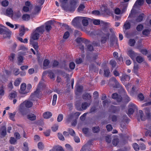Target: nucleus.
<instances>
[{
  "mask_svg": "<svg viewBox=\"0 0 151 151\" xmlns=\"http://www.w3.org/2000/svg\"><path fill=\"white\" fill-rule=\"evenodd\" d=\"M81 17H78L75 18L73 20L72 23L75 27L77 28L81 27Z\"/></svg>",
  "mask_w": 151,
  "mask_h": 151,
  "instance_id": "4",
  "label": "nucleus"
},
{
  "mask_svg": "<svg viewBox=\"0 0 151 151\" xmlns=\"http://www.w3.org/2000/svg\"><path fill=\"white\" fill-rule=\"evenodd\" d=\"M128 54L132 60L134 59L136 56V53L131 49L128 51Z\"/></svg>",
  "mask_w": 151,
  "mask_h": 151,
  "instance_id": "14",
  "label": "nucleus"
},
{
  "mask_svg": "<svg viewBox=\"0 0 151 151\" xmlns=\"http://www.w3.org/2000/svg\"><path fill=\"white\" fill-rule=\"evenodd\" d=\"M50 63V61L47 59H45L43 62V65L44 67L47 66Z\"/></svg>",
  "mask_w": 151,
  "mask_h": 151,
  "instance_id": "43",
  "label": "nucleus"
},
{
  "mask_svg": "<svg viewBox=\"0 0 151 151\" xmlns=\"http://www.w3.org/2000/svg\"><path fill=\"white\" fill-rule=\"evenodd\" d=\"M98 35L101 37L100 41L102 44L106 43L107 40L109 39L110 34L106 31L105 29H103L100 31Z\"/></svg>",
  "mask_w": 151,
  "mask_h": 151,
  "instance_id": "3",
  "label": "nucleus"
},
{
  "mask_svg": "<svg viewBox=\"0 0 151 151\" xmlns=\"http://www.w3.org/2000/svg\"><path fill=\"white\" fill-rule=\"evenodd\" d=\"M6 134V127L4 126L2 127L0 129V135L2 137H5Z\"/></svg>",
  "mask_w": 151,
  "mask_h": 151,
  "instance_id": "11",
  "label": "nucleus"
},
{
  "mask_svg": "<svg viewBox=\"0 0 151 151\" xmlns=\"http://www.w3.org/2000/svg\"><path fill=\"white\" fill-rule=\"evenodd\" d=\"M26 89V84L24 83H22L21 85L20 93L22 94H25L27 92L25 90Z\"/></svg>",
  "mask_w": 151,
  "mask_h": 151,
  "instance_id": "15",
  "label": "nucleus"
},
{
  "mask_svg": "<svg viewBox=\"0 0 151 151\" xmlns=\"http://www.w3.org/2000/svg\"><path fill=\"white\" fill-rule=\"evenodd\" d=\"M104 75L106 77H108L110 73L109 70L108 69H106L104 70Z\"/></svg>",
  "mask_w": 151,
  "mask_h": 151,
  "instance_id": "47",
  "label": "nucleus"
},
{
  "mask_svg": "<svg viewBox=\"0 0 151 151\" xmlns=\"http://www.w3.org/2000/svg\"><path fill=\"white\" fill-rule=\"evenodd\" d=\"M58 137L59 139L63 141L65 139L64 138L62 135V134L61 133H58Z\"/></svg>",
  "mask_w": 151,
  "mask_h": 151,
  "instance_id": "64",
  "label": "nucleus"
},
{
  "mask_svg": "<svg viewBox=\"0 0 151 151\" xmlns=\"http://www.w3.org/2000/svg\"><path fill=\"white\" fill-rule=\"evenodd\" d=\"M81 22L83 26H87L88 24V18L86 17H81Z\"/></svg>",
  "mask_w": 151,
  "mask_h": 151,
  "instance_id": "13",
  "label": "nucleus"
},
{
  "mask_svg": "<svg viewBox=\"0 0 151 151\" xmlns=\"http://www.w3.org/2000/svg\"><path fill=\"white\" fill-rule=\"evenodd\" d=\"M92 131L94 133H97L99 131V127H95L92 128Z\"/></svg>",
  "mask_w": 151,
  "mask_h": 151,
  "instance_id": "40",
  "label": "nucleus"
},
{
  "mask_svg": "<svg viewBox=\"0 0 151 151\" xmlns=\"http://www.w3.org/2000/svg\"><path fill=\"white\" fill-rule=\"evenodd\" d=\"M6 12L7 15L9 16H12L13 14V11L12 9L8 8L6 10Z\"/></svg>",
  "mask_w": 151,
  "mask_h": 151,
  "instance_id": "25",
  "label": "nucleus"
},
{
  "mask_svg": "<svg viewBox=\"0 0 151 151\" xmlns=\"http://www.w3.org/2000/svg\"><path fill=\"white\" fill-rule=\"evenodd\" d=\"M22 17L24 20L27 21L29 19L30 16L28 14H25L22 16Z\"/></svg>",
  "mask_w": 151,
  "mask_h": 151,
  "instance_id": "30",
  "label": "nucleus"
},
{
  "mask_svg": "<svg viewBox=\"0 0 151 151\" xmlns=\"http://www.w3.org/2000/svg\"><path fill=\"white\" fill-rule=\"evenodd\" d=\"M90 105V104H88L86 102H84L82 104L81 106L82 108H81L80 107L78 106L77 104H76V106L77 109L78 110L81 111H82V110H84L86 109Z\"/></svg>",
  "mask_w": 151,
  "mask_h": 151,
  "instance_id": "6",
  "label": "nucleus"
},
{
  "mask_svg": "<svg viewBox=\"0 0 151 151\" xmlns=\"http://www.w3.org/2000/svg\"><path fill=\"white\" fill-rule=\"evenodd\" d=\"M57 97V95L56 94H54L53 96L52 101V105L53 106L55 105L56 104Z\"/></svg>",
  "mask_w": 151,
  "mask_h": 151,
  "instance_id": "36",
  "label": "nucleus"
},
{
  "mask_svg": "<svg viewBox=\"0 0 151 151\" xmlns=\"http://www.w3.org/2000/svg\"><path fill=\"white\" fill-rule=\"evenodd\" d=\"M21 81V78H17L14 82V85L16 86H17L19 85Z\"/></svg>",
  "mask_w": 151,
  "mask_h": 151,
  "instance_id": "34",
  "label": "nucleus"
},
{
  "mask_svg": "<svg viewBox=\"0 0 151 151\" xmlns=\"http://www.w3.org/2000/svg\"><path fill=\"white\" fill-rule=\"evenodd\" d=\"M83 89V87L82 86H78L77 87L76 89L78 92H82Z\"/></svg>",
  "mask_w": 151,
  "mask_h": 151,
  "instance_id": "60",
  "label": "nucleus"
},
{
  "mask_svg": "<svg viewBox=\"0 0 151 151\" xmlns=\"http://www.w3.org/2000/svg\"><path fill=\"white\" fill-rule=\"evenodd\" d=\"M32 8L31 7L24 6L23 7L22 10L24 12H27L31 10Z\"/></svg>",
  "mask_w": 151,
  "mask_h": 151,
  "instance_id": "33",
  "label": "nucleus"
},
{
  "mask_svg": "<svg viewBox=\"0 0 151 151\" xmlns=\"http://www.w3.org/2000/svg\"><path fill=\"white\" fill-rule=\"evenodd\" d=\"M52 116L51 112L47 111L45 113L43 114V116L45 118L48 119L50 117Z\"/></svg>",
  "mask_w": 151,
  "mask_h": 151,
  "instance_id": "20",
  "label": "nucleus"
},
{
  "mask_svg": "<svg viewBox=\"0 0 151 151\" xmlns=\"http://www.w3.org/2000/svg\"><path fill=\"white\" fill-rule=\"evenodd\" d=\"M70 34L68 32H66L64 33L63 36V38L64 39H67L69 36Z\"/></svg>",
  "mask_w": 151,
  "mask_h": 151,
  "instance_id": "52",
  "label": "nucleus"
},
{
  "mask_svg": "<svg viewBox=\"0 0 151 151\" xmlns=\"http://www.w3.org/2000/svg\"><path fill=\"white\" fill-rule=\"evenodd\" d=\"M58 126L57 125H55L52 127V129L53 131L55 132L58 129Z\"/></svg>",
  "mask_w": 151,
  "mask_h": 151,
  "instance_id": "63",
  "label": "nucleus"
},
{
  "mask_svg": "<svg viewBox=\"0 0 151 151\" xmlns=\"http://www.w3.org/2000/svg\"><path fill=\"white\" fill-rule=\"evenodd\" d=\"M129 108L133 109L134 110L137 109V107L135 105L132 103H130L129 105Z\"/></svg>",
  "mask_w": 151,
  "mask_h": 151,
  "instance_id": "53",
  "label": "nucleus"
},
{
  "mask_svg": "<svg viewBox=\"0 0 151 151\" xmlns=\"http://www.w3.org/2000/svg\"><path fill=\"white\" fill-rule=\"evenodd\" d=\"M44 30V26H41L38 27L31 34L30 38L33 40H37L39 39L40 35L43 33Z\"/></svg>",
  "mask_w": 151,
  "mask_h": 151,
  "instance_id": "2",
  "label": "nucleus"
},
{
  "mask_svg": "<svg viewBox=\"0 0 151 151\" xmlns=\"http://www.w3.org/2000/svg\"><path fill=\"white\" fill-rule=\"evenodd\" d=\"M17 93L16 92L11 93L9 95V96L11 98H14L17 96Z\"/></svg>",
  "mask_w": 151,
  "mask_h": 151,
  "instance_id": "57",
  "label": "nucleus"
},
{
  "mask_svg": "<svg viewBox=\"0 0 151 151\" xmlns=\"http://www.w3.org/2000/svg\"><path fill=\"white\" fill-rule=\"evenodd\" d=\"M45 86L43 83L40 81L39 82L36 91H35L30 96L29 99L31 101H35L36 100V98H39L40 94L43 88Z\"/></svg>",
  "mask_w": 151,
  "mask_h": 151,
  "instance_id": "1",
  "label": "nucleus"
},
{
  "mask_svg": "<svg viewBox=\"0 0 151 151\" xmlns=\"http://www.w3.org/2000/svg\"><path fill=\"white\" fill-rule=\"evenodd\" d=\"M143 28V26L141 24L138 25L136 27L137 30L138 31H141Z\"/></svg>",
  "mask_w": 151,
  "mask_h": 151,
  "instance_id": "45",
  "label": "nucleus"
},
{
  "mask_svg": "<svg viewBox=\"0 0 151 151\" xmlns=\"http://www.w3.org/2000/svg\"><path fill=\"white\" fill-rule=\"evenodd\" d=\"M89 147L87 144L85 145L82 148L80 151H89Z\"/></svg>",
  "mask_w": 151,
  "mask_h": 151,
  "instance_id": "32",
  "label": "nucleus"
},
{
  "mask_svg": "<svg viewBox=\"0 0 151 151\" xmlns=\"http://www.w3.org/2000/svg\"><path fill=\"white\" fill-rule=\"evenodd\" d=\"M139 116L142 121H145V118L144 116H143V111L141 110H140L139 111Z\"/></svg>",
  "mask_w": 151,
  "mask_h": 151,
  "instance_id": "35",
  "label": "nucleus"
},
{
  "mask_svg": "<svg viewBox=\"0 0 151 151\" xmlns=\"http://www.w3.org/2000/svg\"><path fill=\"white\" fill-rule=\"evenodd\" d=\"M136 41L134 39H130L129 40L128 44L131 46H133L134 45Z\"/></svg>",
  "mask_w": 151,
  "mask_h": 151,
  "instance_id": "31",
  "label": "nucleus"
},
{
  "mask_svg": "<svg viewBox=\"0 0 151 151\" xmlns=\"http://www.w3.org/2000/svg\"><path fill=\"white\" fill-rule=\"evenodd\" d=\"M1 4L3 6H7L9 4V2L6 0L3 1L1 2Z\"/></svg>",
  "mask_w": 151,
  "mask_h": 151,
  "instance_id": "48",
  "label": "nucleus"
},
{
  "mask_svg": "<svg viewBox=\"0 0 151 151\" xmlns=\"http://www.w3.org/2000/svg\"><path fill=\"white\" fill-rule=\"evenodd\" d=\"M133 146L134 149L136 151H138L139 150V147L137 143L134 144Z\"/></svg>",
  "mask_w": 151,
  "mask_h": 151,
  "instance_id": "51",
  "label": "nucleus"
},
{
  "mask_svg": "<svg viewBox=\"0 0 151 151\" xmlns=\"http://www.w3.org/2000/svg\"><path fill=\"white\" fill-rule=\"evenodd\" d=\"M38 148L40 150H42L44 148V145L42 143L40 142L38 144Z\"/></svg>",
  "mask_w": 151,
  "mask_h": 151,
  "instance_id": "55",
  "label": "nucleus"
},
{
  "mask_svg": "<svg viewBox=\"0 0 151 151\" xmlns=\"http://www.w3.org/2000/svg\"><path fill=\"white\" fill-rule=\"evenodd\" d=\"M68 0H60V2L61 4V6L63 8L64 10H67V8H66V6L65 5L67 2Z\"/></svg>",
  "mask_w": 151,
  "mask_h": 151,
  "instance_id": "19",
  "label": "nucleus"
},
{
  "mask_svg": "<svg viewBox=\"0 0 151 151\" xmlns=\"http://www.w3.org/2000/svg\"><path fill=\"white\" fill-rule=\"evenodd\" d=\"M8 33L4 29L0 27V34H2L3 33Z\"/></svg>",
  "mask_w": 151,
  "mask_h": 151,
  "instance_id": "54",
  "label": "nucleus"
},
{
  "mask_svg": "<svg viewBox=\"0 0 151 151\" xmlns=\"http://www.w3.org/2000/svg\"><path fill=\"white\" fill-rule=\"evenodd\" d=\"M112 143L113 145L115 146L117 145L119 143V139L117 138H114L112 141Z\"/></svg>",
  "mask_w": 151,
  "mask_h": 151,
  "instance_id": "38",
  "label": "nucleus"
},
{
  "mask_svg": "<svg viewBox=\"0 0 151 151\" xmlns=\"http://www.w3.org/2000/svg\"><path fill=\"white\" fill-rule=\"evenodd\" d=\"M111 101L109 99H106L103 101L102 103L104 106H105L107 105Z\"/></svg>",
  "mask_w": 151,
  "mask_h": 151,
  "instance_id": "42",
  "label": "nucleus"
},
{
  "mask_svg": "<svg viewBox=\"0 0 151 151\" xmlns=\"http://www.w3.org/2000/svg\"><path fill=\"white\" fill-rule=\"evenodd\" d=\"M15 54L12 53L10 54V55L9 56V59L12 62L13 61L14 59L15 58Z\"/></svg>",
  "mask_w": 151,
  "mask_h": 151,
  "instance_id": "44",
  "label": "nucleus"
},
{
  "mask_svg": "<svg viewBox=\"0 0 151 151\" xmlns=\"http://www.w3.org/2000/svg\"><path fill=\"white\" fill-rule=\"evenodd\" d=\"M86 49L88 51H90L93 50V46L91 45H89L87 46Z\"/></svg>",
  "mask_w": 151,
  "mask_h": 151,
  "instance_id": "49",
  "label": "nucleus"
},
{
  "mask_svg": "<svg viewBox=\"0 0 151 151\" xmlns=\"http://www.w3.org/2000/svg\"><path fill=\"white\" fill-rule=\"evenodd\" d=\"M23 103L24 104V105L26 107L28 108L32 107L33 105L32 102L29 100H26L24 101Z\"/></svg>",
  "mask_w": 151,
  "mask_h": 151,
  "instance_id": "12",
  "label": "nucleus"
},
{
  "mask_svg": "<svg viewBox=\"0 0 151 151\" xmlns=\"http://www.w3.org/2000/svg\"><path fill=\"white\" fill-rule=\"evenodd\" d=\"M24 147L23 148V151H28L29 148L28 147V144L27 142H25L23 143Z\"/></svg>",
  "mask_w": 151,
  "mask_h": 151,
  "instance_id": "29",
  "label": "nucleus"
},
{
  "mask_svg": "<svg viewBox=\"0 0 151 151\" xmlns=\"http://www.w3.org/2000/svg\"><path fill=\"white\" fill-rule=\"evenodd\" d=\"M129 77L127 75H124L122 76V78H121V80H129Z\"/></svg>",
  "mask_w": 151,
  "mask_h": 151,
  "instance_id": "39",
  "label": "nucleus"
},
{
  "mask_svg": "<svg viewBox=\"0 0 151 151\" xmlns=\"http://www.w3.org/2000/svg\"><path fill=\"white\" fill-rule=\"evenodd\" d=\"M111 96L113 99H116L118 102H121L122 100V98L121 96L116 93L112 94Z\"/></svg>",
  "mask_w": 151,
  "mask_h": 151,
  "instance_id": "9",
  "label": "nucleus"
},
{
  "mask_svg": "<svg viewBox=\"0 0 151 151\" xmlns=\"http://www.w3.org/2000/svg\"><path fill=\"white\" fill-rule=\"evenodd\" d=\"M74 117L73 114H71L68 116V118L67 119V122L69 123L73 119Z\"/></svg>",
  "mask_w": 151,
  "mask_h": 151,
  "instance_id": "27",
  "label": "nucleus"
},
{
  "mask_svg": "<svg viewBox=\"0 0 151 151\" xmlns=\"http://www.w3.org/2000/svg\"><path fill=\"white\" fill-rule=\"evenodd\" d=\"M85 7L84 6L83 4H81L78 8V12L83 11V9Z\"/></svg>",
  "mask_w": 151,
  "mask_h": 151,
  "instance_id": "58",
  "label": "nucleus"
},
{
  "mask_svg": "<svg viewBox=\"0 0 151 151\" xmlns=\"http://www.w3.org/2000/svg\"><path fill=\"white\" fill-rule=\"evenodd\" d=\"M110 64L113 67H115L116 66V63L114 60H111L110 61Z\"/></svg>",
  "mask_w": 151,
  "mask_h": 151,
  "instance_id": "62",
  "label": "nucleus"
},
{
  "mask_svg": "<svg viewBox=\"0 0 151 151\" xmlns=\"http://www.w3.org/2000/svg\"><path fill=\"white\" fill-rule=\"evenodd\" d=\"M63 115L62 114H60L58 116L57 121L58 122H61L63 119Z\"/></svg>",
  "mask_w": 151,
  "mask_h": 151,
  "instance_id": "59",
  "label": "nucleus"
},
{
  "mask_svg": "<svg viewBox=\"0 0 151 151\" xmlns=\"http://www.w3.org/2000/svg\"><path fill=\"white\" fill-rule=\"evenodd\" d=\"M77 2L75 1H73L71 2L70 6V7H68L66 6V8L68 9L67 10H65L66 11H74L75 9L77 7L76 4Z\"/></svg>",
  "mask_w": 151,
  "mask_h": 151,
  "instance_id": "7",
  "label": "nucleus"
},
{
  "mask_svg": "<svg viewBox=\"0 0 151 151\" xmlns=\"http://www.w3.org/2000/svg\"><path fill=\"white\" fill-rule=\"evenodd\" d=\"M124 28L125 29L127 30L130 28V23L127 21L124 25Z\"/></svg>",
  "mask_w": 151,
  "mask_h": 151,
  "instance_id": "23",
  "label": "nucleus"
},
{
  "mask_svg": "<svg viewBox=\"0 0 151 151\" xmlns=\"http://www.w3.org/2000/svg\"><path fill=\"white\" fill-rule=\"evenodd\" d=\"M145 16V15L144 14H140L136 18L135 22H141Z\"/></svg>",
  "mask_w": 151,
  "mask_h": 151,
  "instance_id": "17",
  "label": "nucleus"
},
{
  "mask_svg": "<svg viewBox=\"0 0 151 151\" xmlns=\"http://www.w3.org/2000/svg\"><path fill=\"white\" fill-rule=\"evenodd\" d=\"M143 0H137V1L135 2L134 5H135L137 4L139 5H141L143 4Z\"/></svg>",
  "mask_w": 151,
  "mask_h": 151,
  "instance_id": "56",
  "label": "nucleus"
},
{
  "mask_svg": "<svg viewBox=\"0 0 151 151\" xmlns=\"http://www.w3.org/2000/svg\"><path fill=\"white\" fill-rule=\"evenodd\" d=\"M135 110H134L133 109L129 108L128 110V114L129 115L132 114L134 112Z\"/></svg>",
  "mask_w": 151,
  "mask_h": 151,
  "instance_id": "61",
  "label": "nucleus"
},
{
  "mask_svg": "<svg viewBox=\"0 0 151 151\" xmlns=\"http://www.w3.org/2000/svg\"><path fill=\"white\" fill-rule=\"evenodd\" d=\"M40 5L36 6L34 8L33 13L34 14H37L41 10V7Z\"/></svg>",
  "mask_w": 151,
  "mask_h": 151,
  "instance_id": "18",
  "label": "nucleus"
},
{
  "mask_svg": "<svg viewBox=\"0 0 151 151\" xmlns=\"http://www.w3.org/2000/svg\"><path fill=\"white\" fill-rule=\"evenodd\" d=\"M119 110V109L117 108L116 107L113 106H111V111H112L113 112L115 113Z\"/></svg>",
  "mask_w": 151,
  "mask_h": 151,
  "instance_id": "37",
  "label": "nucleus"
},
{
  "mask_svg": "<svg viewBox=\"0 0 151 151\" xmlns=\"http://www.w3.org/2000/svg\"><path fill=\"white\" fill-rule=\"evenodd\" d=\"M76 42L78 43H81V42L84 43L85 44H88L90 43V41L88 40L83 38L82 37H78L76 39Z\"/></svg>",
  "mask_w": 151,
  "mask_h": 151,
  "instance_id": "10",
  "label": "nucleus"
},
{
  "mask_svg": "<svg viewBox=\"0 0 151 151\" xmlns=\"http://www.w3.org/2000/svg\"><path fill=\"white\" fill-rule=\"evenodd\" d=\"M137 62L139 63H141L144 60V58L141 56H138L136 58Z\"/></svg>",
  "mask_w": 151,
  "mask_h": 151,
  "instance_id": "28",
  "label": "nucleus"
},
{
  "mask_svg": "<svg viewBox=\"0 0 151 151\" xmlns=\"http://www.w3.org/2000/svg\"><path fill=\"white\" fill-rule=\"evenodd\" d=\"M26 107L23 103L19 105V112L23 115H26L27 113L26 111Z\"/></svg>",
  "mask_w": 151,
  "mask_h": 151,
  "instance_id": "5",
  "label": "nucleus"
},
{
  "mask_svg": "<svg viewBox=\"0 0 151 151\" xmlns=\"http://www.w3.org/2000/svg\"><path fill=\"white\" fill-rule=\"evenodd\" d=\"M91 98V96L88 93H85L82 96V98L84 100H90Z\"/></svg>",
  "mask_w": 151,
  "mask_h": 151,
  "instance_id": "21",
  "label": "nucleus"
},
{
  "mask_svg": "<svg viewBox=\"0 0 151 151\" xmlns=\"http://www.w3.org/2000/svg\"><path fill=\"white\" fill-rule=\"evenodd\" d=\"M25 32V30L24 27L22 26H21L19 31V35L21 37L22 36L24 35Z\"/></svg>",
  "mask_w": 151,
  "mask_h": 151,
  "instance_id": "26",
  "label": "nucleus"
},
{
  "mask_svg": "<svg viewBox=\"0 0 151 151\" xmlns=\"http://www.w3.org/2000/svg\"><path fill=\"white\" fill-rule=\"evenodd\" d=\"M138 98L140 101H142L144 99V96L142 93L139 94L137 96Z\"/></svg>",
  "mask_w": 151,
  "mask_h": 151,
  "instance_id": "50",
  "label": "nucleus"
},
{
  "mask_svg": "<svg viewBox=\"0 0 151 151\" xmlns=\"http://www.w3.org/2000/svg\"><path fill=\"white\" fill-rule=\"evenodd\" d=\"M28 119L31 121H34L36 119V116L33 114H30L27 116Z\"/></svg>",
  "mask_w": 151,
  "mask_h": 151,
  "instance_id": "16",
  "label": "nucleus"
},
{
  "mask_svg": "<svg viewBox=\"0 0 151 151\" xmlns=\"http://www.w3.org/2000/svg\"><path fill=\"white\" fill-rule=\"evenodd\" d=\"M69 68L71 70H73L74 69L75 67V64L73 62H71L69 65Z\"/></svg>",
  "mask_w": 151,
  "mask_h": 151,
  "instance_id": "46",
  "label": "nucleus"
},
{
  "mask_svg": "<svg viewBox=\"0 0 151 151\" xmlns=\"http://www.w3.org/2000/svg\"><path fill=\"white\" fill-rule=\"evenodd\" d=\"M117 40L116 37H114L112 39H111L110 41V46H112L115 43H116Z\"/></svg>",
  "mask_w": 151,
  "mask_h": 151,
  "instance_id": "22",
  "label": "nucleus"
},
{
  "mask_svg": "<svg viewBox=\"0 0 151 151\" xmlns=\"http://www.w3.org/2000/svg\"><path fill=\"white\" fill-rule=\"evenodd\" d=\"M110 81L111 82L114 83L115 84L116 86H114L116 88H120L122 90H124L122 87L120 85L115 78L114 77L111 78L110 79Z\"/></svg>",
  "mask_w": 151,
  "mask_h": 151,
  "instance_id": "8",
  "label": "nucleus"
},
{
  "mask_svg": "<svg viewBox=\"0 0 151 151\" xmlns=\"http://www.w3.org/2000/svg\"><path fill=\"white\" fill-rule=\"evenodd\" d=\"M48 73L49 74L48 75L51 78H53L55 77L54 73L51 70L49 71Z\"/></svg>",
  "mask_w": 151,
  "mask_h": 151,
  "instance_id": "41",
  "label": "nucleus"
},
{
  "mask_svg": "<svg viewBox=\"0 0 151 151\" xmlns=\"http://www.w3.org/2000/svg\"><path fill=\"white\" fill-rule=\"evenodd\" d=\"M53 150L54 151H64L63 148L60 146H57L54 147Z\"/></svg>",
  "mask_w": 151,
  "mask_h": 151,
  "instance_id": "24",
  "label": "nucleus"
}]
</instances>
